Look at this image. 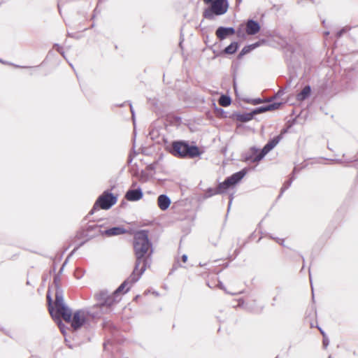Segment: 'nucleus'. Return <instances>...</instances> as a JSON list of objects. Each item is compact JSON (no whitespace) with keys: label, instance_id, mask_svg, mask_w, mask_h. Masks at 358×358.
Wrapping results in <instances>:
<instances>
[{"label":"nucleus","instance_id":"obj_39","mask_svg":"<svg viewBox=\"0 0 358 358\" xmlns=\"http://www.w3.org/2000/svg\"><path fill=\"white\" fill-rule=\"evenodd\" d=\"M136 182H134V183L133 184V186H136Z\"/></svg>","mask_w":358,"mask_h":358},{"label":"nucleus","instance_id":"obj_18","mask_svg":"<svg viewBox=\"0 0 358 358\" xmlns=\"http://www.w3.org/2000/svg\"><path fill=\"white\" fill-rule=\"evenodd\" d=\"M260 152H259V149L255 147H252L250 148L249 152L246 153L245 155V161L250 162H258L260 160H253L257 155H259Z\"/></svg>","mask_w":358,"mask_h":358},{"label":"nucleus","instance_id":"obj_33","mask_svg":"<svg viewBox=\"0 0 358 358\" xmlns=\"http://www.w3.org/2000/svg\"><path fill=\"white\" fill-rule=\"evenodd\" d=\"M55 45L57 46V50H58L61 54H62V55H63V52H61V50H60L62 49V48H61V47H59V45H57H57Z\"/></svg>","mask_w":358,"mask_h":358},{"label":"nucleus","instance_id":"obj_19","mask_svg":"<svg viewBox=\"0 0 358 358\" xmlns=\"http://www.w3.org/2000/svg\"><path fill=\"white\" fill-rule=\"evenodd\" d=\"M254 117L252 111L251 113H244L236 114V120L241 122H246L251 120Z\"/></svg>","mask_w":358,"mask_h":358},{"label":"nucleus","instance_id":"obj_20","mask_svg":"<svg viewBox=\"0 0 358 358\" xmlns=\"http://www.w3.org/2000/svg\"><path fill=\"white\" fill-rule=\"evenodd\" d=\"M311 92L310 87L309 85H306L303 87V89L296 96L297 100L303 101L307 99Z\"/></svg>","mask_w":358,"mask_h":358},{"label":"nucleus","instance_id":"obj_4","mask_svg":"<svg viewBox=\"0 0 358 358\" xmlns=\"http://www.w3.org/2000/svg\"><path fill=\"white\" fill-rule=\"evenodd\" d=\"M229 3L227 0H215L203 12L204 18L213 20L215 15H222L227 12Z\"/></svg>","mask_w":358,"mask_h":358},{"label":"nucleus","instance_id":"obj_3","mask_svg":"<svg viewBox=\"0 0 358 358\" xmlns=\"http://www.w3.org/2000/svg\"><path fill=\"white\" fill-rule=\"evenodd\" d=\"M171 152L176 157L189 158H194L201 154L197 146L189 145L184 141L173 142Z\"/></svg>","mask_w":358,"mask_h":358},{"label":"nucleus","instance_id":"obj_2","mask_svg":"<svg viewBox=\"0 0 358 358\" xmlns=\"http://www.w3.org/2000/svg\"><path fill=\"white\" fill-rule=\"evenodd\" d=\"M47 299L49 304V312L52 317L55 321L59 322V325L61 323V317L65 321L71 320V310L64 302L63 291L62 289L57 288L56 290L55 308L52 306V299L49 294L47 295Z\"/></svg>","mask_w":358,"mask_h":358},{"label":"nucleus","instance_id":"obj_15","mask_svg":"<svg viewBox=\"0 0 358 358\" xmlns=\"http://www.w3.org/2000/svg\"><path fill=\"white\" fill-rule=\"evenodd\" d=\"M171 203L170 198L166 194H160L157 198V205L162 210L168 209Z\"/></svg>","mask_w":358,"mask_h":358},{"label":"nucleus","instance_id":"obj_1","mask_svg":"<svg viewBox=\"0 0 358 358\" xmlns=\"http://www.w3.org/2000/svg\"><path fill=\"white\" fill-rule=\"evenodd\" d=\"M134 252L136 258L134 268L143 274L150 266L153 252L152 244L148 238V231L141 230L135 233L133 241Z\"/></svg>","mask_w":358,"mask_h":358},{"label":"nucleus","instance_id":"obj_38","mask_svg":"<svg viewBox=\"0 0 358 358\" xmlns=\"http://www.w3.org/2000/svg\"><path fill=\"white\" fill-rule=\"evenodd\" d=\"M58 8H59V10L60 11V2L58 3Z\"/></svg>","mask_w":358,"mask_h":358},{"label":"nucleus","instance_id":"obj_28","mask_svg":"<svg viewBox=\"0 0 358 358\" xmlns=\"http://www.w3.org/2000/svg\"><path fill=\"white\" fill-rule=\"evenodd\" d=\"M322 334L323 335V345L327 347L329 345V340L326 338L324 333L320 329Z\"/></svg>","mask_w":358,"mask_h":358},{"label":"nucleus","instance_id":"obj_10","mask_svg":"<svg viewBox=\"0 0 358 358\" xmlns=\"http://www.w3.org/2000/svg\"><path fill=\"white\" fill-rule=\"evenodd\" d=\"M281 136L279 135L268 141L253 160H262L267 153L278 145Z\"/></svg>","mask_w":358,"mask_h":358},{"label":"nucleus","instance_id":"obj_35","mask_svg":"<svg viewBox=\"0 0 358 358\" xmlns=\"http://www.w3.org/2000/svg\"><path fill=\"white\" fill-rule=\"evenodd\" d=\"M66 262H67V259L64 262L63 265H62V267L60 269V272L62 271L63 269V267L65 266V264H66Z\"/></svg>","mask_w":358,"mask_h":358},{"label":"nucleus","instance_id":"obj_14","mask_svg":"<svg viewBox=\"0 0 358 358\" xmlns=\"http://www.w3.org/2000/svg\"><path fill=\"white\" fill-rule=\"evenodd\" d=\"M259 30L260 25L257 22L253 20H248L247 21L245 31L248 35H255L258 33Z\"/></svg>","mask_w":358,"mask_h":358},{"label":"nucleus","instance_id":"obj_31","mask_svg":"<svg viewBox=\"0 0 358 358\" xmlns=\"http://www.w3.org/2000/svg\"><path fill=\"white\" fill-rule=\"evenodd\" d=\"M182 260L183 262H186L187 260V256L186 255H183L182 256Z\"/></svg>","mask_w":358,"mask_h":358},{"label":"nucleus","instance_id":"obj_23","mask_svg":"<svg viewBox=\"0 0 358 358\" xmlns=\"http://www.w3.org/2000/svg\"><path fill=\"white\" fill-rule=\"evenodd\" d=\"M221 194L218 187L217 188H208L203 194V199H208L213 195Z\"/></svg>","mask_w":358,"mask_h":358},{"label":"nucleus","instance_id":"obj_17","mask_svg":"<svg viewBox=\"0 0 358 358\" xmlns=\"http://www.w3.org/2000/svg\"><path fill=\"white\" fill-rule=\"evenodd\" d=\"M246 173V169H243L241 171L232 174L231 176L227 177V179L230 180L231 185H234L241 181Z\"/></svg>","mask_w":358,"mask_h":358},{"label":"nucleus","instance_id":"obj_22","mask_svg":"<svg viewBox=\"0 0 358 358\" xmlns=\"http://www.w3.org/2000/svg\"><path fill=\"white\" fill-rule=\"evenodd\" d=\"M238 48V44L237 42H233L230 45H229L227 47L225 48L224 52L226 54H234L236 52L237 49Z\"/></svg>","mask_w":358,"mask_h":358},{"label":"nucleus","instance_id":"obj_9","mask_svg":"<svg viewBox=\"0 0 358 358\" xmlns=\"http://www.w3.org/2000/svg\"><path fill=\"white\" fill-rule=\"evenodd\" d=\"M120 300L121 296H118L115 293H113L112 295H108L105 302H102L100 304L94 306V308H99L100 309V312L95 313H99L100 317L101 315L108 313V309L111 308L114 304L118 303Z\"/></svg>","mask_w":358,"mask_h":358},{"label":"nucleus","instance_id":"obj_29","mask_svg":"<svg viewBox=\"0 0 358 358\" xmlns=\"http://www.w3.org/2000/svg\"><path fill=\"white\" fill-rule=\"evenodd\" d=\"M59 281V277L58 275H55L54 278V282L55 283L56 287H57V283Z\"/></svg>","mask_w":358,"mask_h":358},{"label":"nucleus","instance_id":"obj_30","mask_svg":"<svg viewBox=\"0 0 358 358\" xmlns=\"http://www.w3.org/2000/svg\"><path fill=\"white\" fill-rule=\"evenodd\" d=\"M262 99H255V100L253 101V103H254L255 104H258V103H262Z\"/></svg>","mask_w":358,"mask_h":358},{"label":"nucleus","instance_id":"obj_16","mask_svg":"<svg viewBox=\"0 0 358 358\" xmlns=\"http://www.w3.org/2000/svg\"><path fill=\"white\" fill-rule=\"evenodd\" d=\"M100 232L103 235H106L107 236H113L125 234L126 229L123 227H115L106 229L103 231H100Z\"/></svg>","mask_w":358,"mask_h":358},{"label":"nucleus","instance_id":"obj_7","mask_svg":"<svg viewBox=\"0 0 358 358\" xmlns=\"http://www.w3.org/2000/svg\"><path fill=\"white\" fill-rule=\"evenodd\" d=\"M143 274H140V272L134 269L130 276L127 278L113 292L118 296H120L121 292L126 288L124 293H127L132 285L137 282Z\"/></svg>","mask_w":358,"mask_h":358},{"label":"nucleus","instance_id":"obj_13","mask_svg":"<svg viewBox=\"0 0 358 358\" xmlns=\"http://www.w3.org/2000/svg\"><path fill=\"white\" fill-rule=\"evenodd\" d=\"M281 105H282V103H268L266 106H263L257 108L256 109L252 110V113L255 115L262 113L264 112L274 110L278 109Z\"/></svg>","mask_w":358,"mask_h":358},{"label":"nucleus","instance_id":"obj_8","mask_svg":"<svg viewBox=\"0 0 358 358\" xmlns=\"http://www.w3.org/2000/svg\"><path fill=\"white\" fill-rule=\"evenodd\" d=\"M143 274H140V272L134 269L130 276L127 278L113 292L118 296H120L121 292L126 288L124 293H127L132 285L137 282Z\"/></svg>","mask_w":358,"mask_h":358},{"label":"nucleus","instance_id":"obj_6","mask_svg":"<svg viewBox=\"0 0 358 358\" xmlns=\"http://www.w3.org/2000/svg\"><path fill=\"white\" fill-rule=\"evenodd\" d=\"M116 202L117 197L113 194L109 193L108 191H105L101 196H99L92 209L90 212V214H94V213L99 208L104 210H108L114 204H115Z\"/></svg>","mask_w":358,"mask_h":358},{"label":"nucleus","instance_id":"obj_26","mask_svg":"<svg viewBox=\"0 0 358 358\" xmlns=\"http://www.w3.org/2000/svg\"><path fill=\"white\" fill-rule=\"evenodd\" d=\"M108 296V293L106 290L101 291L99 293L96 294V298L99 301H100V303L102 302H105Z\"/></svg>","mask_w":358,"mask_h":358},{"label":"nucleus","instance_id":"obj_37","mask_svg":"<svg viewBox=\"0 0 358 358\" xmlns=\"http://www.w3.org/2000/svg\"><path fill=\"white\" fill-rule=\"evenodd\" d=\"M76 249H77V248L73 249V250L71 252V253L70 254V255H69V256H71V255H72V254L76 251Z\"/></svg>","mask_w":358,"mask_h":358},{"label":"nucleus","instance_id":"obj_41","mask_svg":"<svg viewBox=\"0 0 358 358\" xmlns=\"http://www.w3.org/2000/svg\"><path fill=\"white\" fill-rule=\"evenodd\" d=\"M275 358H278V357H275Z\"/></svg>","mask_w":358,"mask_h":358},{"label":"nucleus","instance_id":"obj_25","mask_svg":"<svg viewBox=\"0 0 358 358\" xmlns=\"http://www.w3.org/2000/svg\"><path fill=\"white\" fill-rule=\"evenodd\" d=\"M219 104L223 107H227L231 104V99L228 96L222 95L219 99Z\"/></svg>","mask_w":358,"mask_h":358},{"label":"nucleus","instance_id":"obj_34","mask_svg":"<svg viewBox=\"0 0 358 358\" xmlns=\"http://www.w3.org/2000/svg\"><path fill=\"white\" fill-rule=\"evenodd\" d=\"M343 31H344V30H343V29L341 30V31L338 33V36H339V37H340V36L343 34Z\"/></svg>","mask_w":358,"mask_h":358},{"label":"nucleus","instance_id":"obj_21","mask_svg":"<svg viewBox=\"0 0 358 358\" xmlns=\"http://www.w3.org/2000/svg\"><path fill=\"white\" fill-rule=\"evenodd\" d=\"M259 45V43L257 42V43H253V44H251V45H246L245 46L242 50L240 52V53L238 54V58H241L243 55L249 53L250 51L253 50L254 49H255L256 48H257L258 46Z\"/></svg>","mask_w":358,"mask_h":358},{"label":"nucleus","instance_id":"obj_27","mask_svg":"<svg viewBox=\"0 0 358 358\" xmlns=\"http://www.w3.org/2000/svg\"><path fill=\"white\" fill-rule=\"evenodd\" d=\"M293 181V178H291L290 179H289L288 180L285 181L281 188V192H280V196H281V194L283 193V192H285L286 189H287L292 185V182Z\"/></svg>","mask_w":358,"mask_h":358},{"label":"nucleus","instance_id":"obj_32","mask_svg":"<svg viewBox=\"0 0 358 358\" xmlns=\"http://www.w3.org/2000/svg\"><path fill=\"white\" fill-rule=\"evenodd\" d=\"M232 200H233V195H231V196H230L229 203V208H230V206H231V204Z\"/></svg>","mask_w":358,"mask_h":358},{"label":"nucleus","instance_id":"obj_24","mask_svg":"<svg viewBox=\"0 0 358 358\" xmlns=\"http://www.w3.org/2000/svg\"><path fill=\"white\" fill-rule=\"evenodd\" d=\"M231 186H233V185L231 184L230 180H228L227 178L224 180V181L222 182H220L217 187L222 194V193L224 192L227 189H228Z\"/></svg>","mask_w":358,"mask_h":358},{"label":"nucleus","instance_id":"obj_12","mask_svg":"<svg viewBox=\"0 0 358 358\" xmlns=\"http://www.w3.org/2000/svg\"><path fill=\"white\" fill-rule=\"evenodd\" d=\"M235 29L233 27H220L216 30L215 34L220 40H224L229 36L234 35Z\"/></svg>","mask_w":358,"mask_h":358},{"label":"nucleus","instance_id":"obj_40","mask_svg":"<svg viewBox=\"0 0 358 358\" xmlns=\"http://www.w3.org/2000/svg\"><path fill=\"white\" fill-rule=\"evenodd\" d=\"M309 278H310V280L311 281V276L310 275L309 276Z\"/></svg>","mask_w":358,"mask_h":358},{"label":"nucleus","instance_id":"obj_11","mask_svg":"<svg viewBox=\"0 0 358 358\" xmlns=\"http://www.w3.org/2000/svg\"><path fill=\"white\" fill-rule=\"evenodd\" d=\"M143 196V193L141 187L136 189H129L126 194L125 198L130 201H136L140 200Z\"/></svg>","mask_w":358,"mask_h":358},{"label":"nucleus","instance_id":"obj_36","mask_svg":"<svg viewBox=\"0 0 358 358\" xmlns=\"http://www.w3.org/2000/svg\"><path fill=\"white\" fill-rule=\"evenodd\" d=\"M130 107H131V113H132V116L134 117V111H133V110H132V107H131V106Z\"/></svg>","mask_w":358,"mask_h":358},{"label":"nucleus","instance_id":"obj_5","mask_svg":"<svg viewBox=\"0 0 358 358\" xmlns=\"http://www.w3.org/2000/svg\"><path fill=\"white\" fill-rule=\"evenodd\" d=\"M90 315L93 317H99V313L91 312L90 310L87 309H80L76 310L73 315L71 314V320L66 322H70L71 327L73 330L76 331L85 324Z\"/></svg>","mask_w":358,"mask_h":358}]
</instances>
